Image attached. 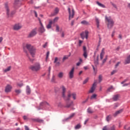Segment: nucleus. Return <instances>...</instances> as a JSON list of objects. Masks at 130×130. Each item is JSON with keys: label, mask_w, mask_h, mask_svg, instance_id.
I'll list each match as a JSON object with an SVG mask.
<instances>
[{"label": "nucleus", "mask_w": 130, "mask_h": 130, "mask_svg": "<svg viewBox=\"0 0 130 130\" xmlns=\"http://www.w3.org/2000/svg\"><path fill=\"white\" fill-rule=\"evenodd\" d=\"M26 49L28 50L30 55L32 57H35V54H36V49L33 47V46L30 44H27L23 46V50L24 52L27 53V51Z\"/></svg>", "instance_id": "f257e3e1"}, {"label": "nucleus", "mask_w": 130, "mask_h": 130, "mask_svg": "<svg viewBox=\"0 0 130 130\" xmlns=\"http://www.w3.org/2000/svg\"><path fill=\"white\" fill-rule=\"evenodd\" d=\"M105 21L107 23L108 29H112L114 25V21L110 17L105 16Z\"/></svg>", "instance_id": "f03ea898"}, {"label": "nucleus", "mask_w": 130, "mask_h": 130, "mask_svg": "<svg viewBox=\"0 0 130 130\" xmlns=\"http://www.w3.org/2000/svg\"><path fill=\"white\" fill-rule=\"evenodd\" d=\"M4 9L6 11V15L9 18L11 15V8H10L9 3L6 2L4 4Z\"/></svg>", "instance_id": "7ed1b4c3"}, {"label": "nucleus", "mask_w": 130, "mask_h": 130, "mask_svg": "<svg viewBox=\"0 0 130 130\" xmlns=\"http://www.w3.org/2000/svg\"><path fill=\"white\" fill-rule=\"evenodd\" d=\"M29 70L32 71L33 72H38L40 70V64L38 63H36L35 65L30 66L29 67Z\"/></svg>", "instance_id": "20e7f679"}, {"label": "nucleus", "mask_w": 130, "mask_h": 130, "mask_svg": "<svg viewBox=\"0 0 130 130\" xmlns=\"http://www.w3.org/2000/svg\"><path fill=\"white\" fill-rule=\"evenodd\" d=\"M73 98L74 100H76L77 99V94L75 93H71V92H69L68 96L65 98V101H69L71 99V97Z\"/></svg>", "instance_id": "39448f33"}, {"label": "nucleus", "mask_w": 130, "mask_h": 130, "mask_svg": "<svg viewBox=\"0 0 130 130\" xmlns=\"http://www.w3.org/2000/svg\"><path fill=\"white\" fill-rule=\"evenodd\" d=\"M36 34H37V29L34 28L30 31L27 37L28 38H32V37L36 36Z\"/></svg>", "instance_id": "423d86ee"}, {"label": "nucleus", "mask_w": 130, "mask_h": 130, "mask_svg": "<svg viewBox=\"0 0 130 130\" xmlns=\"http://www.w3.org/2000/svg\"><path fill=\"white\" fill-rule=\"evenodd\" d=\"M39 21L40 24V26L39 29V31L41 33H44V32H45V28H44V26H43V24H42V22H41V20H40V18H39Z\"/></svg>", "instance_id": "0eeeda50"}, {"label": "nucleus", "mask_w": 130, "mask_h": 130, "mask_svg": "<svg viewBox=\"0 0 130 130\" xmlns=\"http://www.w3.org/2000/svg\"><path fill=\"white\" fill-rule=\"evenodd\" d=\"M68 12L69 13V20H72V19H73L75 16V11H74V9H73L72 11L71 12V8H68Z\"/></svg>", "instance_id": "6e6552de"}, {"label": "nucleus", "mask_w": 130, "mask_h": 130, "mask_svg": "<svg viewBox=\"0 0 130 130\" xmlns=\"http://www.w3.org/2000/svg\"><path fill=\"white\" fill-rule=\"evenodd\" d=\"M81 37L82 39H87L89 36V32L88 31H85V32H83L81 34Z\"/></svg>", "instance_id": "1a4fd4ad"}, {"label": "nucleus", "mask_w": 130, "mask_h": 130, "mask_svg": "<svg viewBox=\"0 0 130 130\" xmlns=\"http://www.w3.org/2000/svg\"><path fill=\"white\" fill-rule=\"evenodd\" d=\"M21 28L22 25L20 23L16 24L13 26V30H15V31H18V30H20Z\"/></svg>", "instance_id": "9d476101"}, {"label": "nucleus", "mask_w": 130, "mask_h": 130, "mask_svg": "<svg viewBox=\"0 0 130 130\" xmlns=\"http://www.w3.org/2000/svg\"><path fill=\"white\" fill-rule=\"evenodd\" d=\"M61 91H62V96L64 98V100H66V92H67V88L64 87V86H62L61 87Z\"/></svg>", "instance_id": "9b49d317"}, {"label": "nucleus", "mask_w": 130, "mask_h": 130, "mask_svg": "<svg viewBox=\"0 0 130 130\" xmlns=\"http://www.w3.org/2000/svg\"><path fill=\"white\" fill-rule=\"evenodd\" d=\"M75 73V68H73L69 73V77L70 79L74 78V74Z\"/></svg>", "instance_id": "f8f14e48"}, {"label": "nucleus", "mask_w": 130, "mask_h": 130, "mask_svg": "<svg viewBox=\"0 0 130 130\" xmlns=\"http://www.w3.org/2000/svg\"><path fill=\"white\" fill-rule=\"evenodd\" d=\"M12 89H13V87H12L10 85H7L5 88V92L7 93H9V92H11L12 91Z\"/></svg>", "instance_id": "ddd939ff"}, {"label": "nucleus", "mask_w": 130, "mask_h": 130, "mask_svg": "<svg viewBox=\"0 0 130 130\" xmlns=\"http://www.w3.org/2000/svg\"><path fill=\"white\" fill-rule=\"evenodd\" d=\"M66 105L65 107L67 108H70V107H71V106H73L74 105V102H68L69 101H66Z\"/></svg>", "instance_id": "4468645a"}, {"label": "nucleus", "mask_w": 130, "mask_h": 130, "mask_svg": "<svg viewBox=\"0 0 130 130\" xmlns=\"http://www.w3.org/2000/svg\"><path fill=\"white\" fill-rule=\"evenodd\" d=\"M96 82H94L91 87V89L89 91V93H93L95 91V89H96Z\"/></svg>", "instance_id": "2eb2a0df"}, {"label": "nucleus", "mask_w": 130, "mask_h": 130, "mask_svg": "<svg viewBox=\"0 0 130 130\" xmlns=\"http://www.w3.org/2000/svg\"><path fill=\"white\" fill-rule=\"evenodd\" d=\"M83 56L85 58H87L88 57V53H87V48L86 46H83Z\"/></svg>", "instance_id": "dca6fc26"}, {"label": "nucleus", "mask_w": 130, "mask_h": 130, "mask_svg": "<svg viewBox=\"0 0 130 130\" xmlns=\"http://www.w3.org/2000/svg\"><path fill=\"white\" fill-rule=\"evenodd\" d=\"M124 63V64H128L130 63V55L126 57Z\"/></svg>", "instance_id": "f3484780"}, {"label": "nucleus", "mask_w": 130, "mask_h": 130, "mask_svg": "<svg viewBox=\"0 0 130 130\" xmlns=\"http://www.w3.org/2000/svg\"><path fill=\"white\" fill-rule=\"evenodd\" d=\"M53 24V21L51 20H49V23L46 26V28L47 29H50L51 28V25Z\"/></svg>", "instance_id": "a211bd4d"}, {"label": "nucleus", "mask_w": 130, "mask_h": 130, "mask_svg": "<svg viewBox=\"0 0 130 130\" xmlns=\"http://www.w3.org/2000/svg\"><path fill=\"white\" fill-rule=\"evenodd\" d=\"M26 92L27 95H30V94H31V89L30 88V87L28 85L26 86Z\"/></svg>", "instance_id": "6ab92c4d"}, {"label": "nucleus", "mask_w": 130, "mask_h": 130, "mask_svg": "<svg viewBox=\"0 0 130 130\" xmlns=\"http://www.w3.org/2000/svg\"><path fill=\"white\" fill-rule=\"evenodd\" d=\"M104 54H105V52H104V49H103L102 50V52L100 54V58L101 59H103V57L104 56Z\"/></svg>", "instance_id": "aec40b11"}, {"label": "nucleus", "mask_w": 130, "mask_h": 130, "mask_svg": "<svg viewBox=\"0 0 130 130\" xmlns=\"http://www.w3.org/2000/svg\"><path fill=\"white\" fill-rule=\"evenodd\" d=\"M119 98V95L116 94L114 95V96L113 97V100H114V101H117Z\"/></svg>", "instance_id": "412c9836"}, {"label": "nucleus", "mask_w": 130, "mask_h": 130, "mask_svg": "<svg viewBox=\"0 0 130 130\" xmlns=\"http://www.w3.org/2000/svg\"><path fill=\"white\" fill-rule=\"evenodd\" d=\"M122 111H123V109H121L120 110H118L117 111H116L114 114V116H116L118 114H119L120 113H121V112H122Z\"/></svg>", "instance_id": "4be33fe9"}, {"label": "nucleus", "mask_w": 130, "mask_h": 130, "mask_svg": "<svg viewBox=\"0 0 130 130\" xmlns=\"http://www.w3.org/2000/svg\"><path fill=\"white\" fill-rule=\"evenodd\" d=\"M95 22L96 23V26H97V28L98 29H100V21H99V19L98 18H96L95 19Z\"/></svg>", "instance_id": "5701e85b"}, {"label": "nucleus", "mask_w": 130, "mask_h": 130, "mask_svg": "<svg viewBox=\"0 0 130 130\" xmlns=\"http://www.w3.org/2000/svg\"><path fill=\"white\" fill-rule=\"evenodd\" d=\"M58 77L59 79H62L63 78V73L59 72L58 74Z\"/></svg>", "instance_id": "b1692460"}, {"label": "nucleus", "mask_w": 130, "mask_h": 130, "mask_svg": "<svg viewBox=\"0 0 130 130\" xmlns=\"http://www.w3.org/2000/svg\"><path fill=\"white\" fill-rule=\"evenodd\" d=\"M81 24H82V25H89V22L86 21V20H83L81 22Z\"/></svg>", "instance_id": "393cba45"}, {"label": "nucleus", "mask_w": 130, "mask_h": 130, "mask_svg": "<svg viewBox=\"0 0 130 130\" xmlns=\"http://www.w3.org/2000/svg\"><path fill=\"white\" fill-rule=\"evenodd\" d=\"M97 5L101 8H105V5L100 3L99 2H96Z\"/></svg>", "instance_id": "a878e982"}, {"label": "nucleus", "mask_w": 130, "mask_h": 130, "mask_svg": "<svg viewBox=\"0 0 130 130\" xmlns=\"http://www.w3.org/2000/svg\"><path fill=\"white\" fill-rule=\"evenodd\" d=\"M35 121H37V122H40V123L43 122V120L39 118H37L35 119Z\"/></svg>", "instance_id": "bb28decb"}, {"label": "nucleus", "mask_w": 130, "mask_h": 130, "mask_svg": "<svg viewBox=\"0 0 130 130\" xmlns=\"http://www.w3.org/2000/svg\"><path fill=\"white\" fill-rule=\"evenodd\" d=\"M26 56L28 57L29 61H30V62H33V61H34V59L32 58L31 59V58H30V56H29V55L28 54H26Z\"/></svg>", "instance_id": "cd10ccee"}, {"label": "nucleus", "mask_w": 130, "mask_h": 130, "mask_svg": "<svg viewBox=\"0 0 130 130\" xmlns=\"http://www.w3.org/2000/svg\"><path fill=\"white\" fill-rule=\"evenodd\" d=\"M48 105V103H47L46 102H42L40 103V106H44V105Z\"/></svg>", "instance_id": "c85d7f7f"}, {"label": "nucleus", "mask_w": 130, "mask_h": 130, "mask_svg": "<svg viewBox=\"0 0 130 130\" xmlns=\"http://www.w3.org/2000/svg\"><path fill=\"white\" fill-rule=\"evenodd\" d=\"M11 67H8L7 69L4 70L5 73H7V72H10V71H11Z\"/></svg>", "instance_id": "c756f323"}, {"label": "nucleus", "mask_w": 130, "mask_h": 130, "mask_svg": "<svg viewBox=\"0 0 130 130\" xmlns=\"http://www.w3.org/2000/svg\"><path fill=\"white\" fill-rule=\"evenodd\" d=\"M51 71V67H49L48 68V72H49V74H48V79L49 80L50 77V71Z\"/></svg>", "instance_id": "7c9ffc66"}, {"label": "nucleus", "mask_w": 130, "mask_h": 130, "mask_svg": "<svg viewBox=\"0 0 130 130\" xmlns=\"http://www.w3.org/2000/svg\"><path fill=\"white\" fill-rule=\"evenodd\" d=\"M96 97H97V94H93L91 95L90 99H95Z\"/></svg>", "instance_id": "2f4dec72"}, {"label": "nucleus", "mask_w": 130, "mask_h": 130, "mask_svg": "<svg viewBox=\"0 0 130 130\" xmlns=\"http://www.w3.org/2000/svg\"><path fill=\"white\" fill-rule=\"evenodd\" d=\"M81 124H78L76 126H75V129H79V128H81Z\"/></svg>", "instance_id": "473e14b6"}, {"label": "nucleus", "mask_w": 130, "mask_h": 130, "mask_svg": "<svg viewBox=\"0 0 130 130\" xmlns=\"http://www.w3.org/2000/svg\"><path fill=\"white\" fill-rule=\"evenodd\" d=\"M109 130H115V125H112L109 128Z\"/></svg>", "instance_id": "72a5a7b5"}, {"label": "nucleus", "mask_w": 130, "mask_h": 130, "mask_svg": "<svg viewBox=\"0 0 130 130\" xmlns=\"http://www.w3.org/2000/svg\"><path fill=\"white\" fill-rule=\"evenodd\" d=\"M58 107H62V104H61V102H59L56 103Z\"/></svg>", "instance_id": "f704fd0d"}, {"label": "nucleus", "mask_w": 130, "mask_h": 130, "mask_svg": "<svg viewBox=\"0 0 130 130\" xmlns=\"http://www.w3.org/2000/svg\"><path fill=\"white\" fill-rule=\"evenodd\" d=\"M57 21H58V17H55L53 21V23L54 24V23H56V22H57Z\"/></svg>", "instance_id": "c9c22d12"}, {"label": "nucleus", "mask_w": 130, "mask_h": 130, "mask_svg": "<svg viewBox=\"0 0 130 130\" xmlns=\"http://www.w3.org/2000/svg\"><path fill=\"white\" fill-rule=\"evenodd\" d=\"M88 81H89V78H87L86 79H85V80L83 82V85H85V84L88 83Z\"/></svg>", "instance_id": "e433bc0d"}, {"label": "nucleus", "mask_w": 130, "mask_h": 130, "mask_svg": "<svg viewBox=\"0 0 130 130\" xmlns=\"http://www.w3.org/2000/svg\"><path fill=\"white\" fill-rule=\"evenodd\" d=\"M102 78H103L102 75H99V81L100 82V83H101V82L102 81Z\"/></svg>", "instance_id": "4c0bfd02"}, {"label": "nucleus", "mask_w": 130, "mask_h": 130, "mask_svg": "<svg viewBox=\"0 0 130 130\" xmlns=\"http://www.w3.org/2000/svg\"><path fill=\"white\" fill-rule=\"evenodd\" d=\"M116 73H117V70H113V71L111 73V76H113V75H114V74H116Z\"/></svg>", "instance_id": "58836bf2"}, {"label": "nucleus", "mask_w": 130, "mask_h": 130, "mask_svg": "<svg viewBox=\"0 0 130 130\" xmlns=\"http://www.w3.org/2000/svg\"><path fill=\"white\" fill-rule=\"evenodd\" d=\"M75 113H72L68 118V119H71V118H73L74 116H75Z\"/></svg>", "instance_id": "ea45409f"}, {"label": "nucleus", "mask_w": 130, "mask_h": 130, "mask_svg": "<svg viewBox=\"0 0 130 130\" xmlns=\"http://www.w3.org/2000/svg\"><path fill=\"white\" fill-rule=\"evenodd\" d=\"M87 112L88 113H93V111H92V109H91V108H89L87 109Z\"/></svg>", "instance_id": "a19ab883"}, {"label": "nucleus", "mask_w": 130, "mask_h": 130, "mask_svg": "<svg viewBox=\"0 0 130 130\" xmlns=\"http://www.w3.org/2000/svg\"><path fill=\"white\" fill-rule=\"evenodd\" d=\"M92 68H93L94 73L95 74V75H96V74H97V70L95 69V67H94V66H92Z\"/></svg>", "instance_id": "79ce46f5"}, {"label": "nucleus", "mask_w": 130, "mask_h": 130, "mask_svg": "<svg viewBox=\"0 0 130 130\" xmlns=\"http://www.w3.org/2000/svg\"><path fill=\"white\" fill-rule=\"evenodd\" d=\"M15 92L17 94H20V93H21V90H20V89H16L15 90Z\"/></svg>", "instance_id": "37998d69"}, {"label": "nucleus", "mask_w": 130, "mask_h": 130, "mask_svg": "<svg viewBox=\"0 0 130 130\" xmlns=\"http://www.w3.org/2000/svg\"><path fill=\"white\" fill-rule=\"evenodd\" d=\"M55 81V76L53 75L52 78L51 79V82H53Z\"/></svg>", "instance_id": "c03bdc74"}, {"label": "nucleus", "mask_w": 130, "mask_h": 130, "mask_svg": "<svg viewBox=\"0 0 130 130\" xmlns=\"http://www.w3.org/2000/svg\"><path fill=\"white\" fill-rule=\"evenodd\" d=\"M111 119V117L110 116H108L106 118L107 121H109Z\"/></svg>", "instance_id": "a18cd8bd"}, {"label": "nucleus", "mask_w": 130, "mask_h": 130, "mask_svg": "<svg viewBox=\"0 0 130 130\" xmlns=\"http://www.w3.org/2000/svg\"><path fill=\"white\" fill-rule=\"evenodd\" d=\"M56 32H59V26L58 25L56 26Z\"/></svg>", "instance_id": "49530a36"}, {"label": "nucleus", "mask_w": 130, "mask_h": 130, "mask_svg": "<svg viewBox=\"0 0 130 130\" xmlns=\"http://www.w3.org/2000/svg\"><path fill=\"white\" fill-rule=\"evenodd\" d=\"M49 54H50V52H49V51H48L47 52V54H46V60H47V58H48V57H49Z\"/></svg>", "instance_id": "de8ad7c7"}, {"label": "nucleus", "mask_w": 130, "mask_h": 130, "mask_svg": "<svg viewBox=\"0 0 130 130\" xmlns=\"http://www.w3.org/2000/svg\"><path fill=\"white\" fill-rule=\"evenodd\" d=\"M16 13V11H12V12H11L10 11V17L13 16V15H14V14H15Z\"/></svg>", "instance_id": "09e8293b"}, {"label": "nucleus", "mask_w": 130, "mask_h": 130, "mask_svg": "<svg viewBox=\"0 0 130 130\" xmlns=\"http://www.w3.org/2000/svg\"><path fill=\"white\" fill-rule=\"evenodd\" d=\"M119 64H120V61L118 62L115 66V68L116 69V68H117V67H118V66H119Z\"/></svg>", "instance_id": "8fccbe9b"}, {"label": "nucleus", "mask_w": 130, "mask_h": 130, "mask_svg": "<svg viewBox=\"0 0 130 130\" xmlns=\"http://www.w3.org/2000/svg\"><path fill=\"white\" fill-rule=\"evenodd\" d=\"M68 58H69L68 56H64L63 58V61H64V60H66V59H68Z\"/></svg>", "instance_id": "3c124183"}, {"label": "nucleus", "mask_w": 130, "mask_h": 130, "mask_svg": "<svg viewBox=\"0 0 130 130\" xmlns=\"http://www.w3.org/2000/svg\"><path fill=\"white\" fill-rule=\"evenodd\" d=\"M17 86H18L19 87H22L23 86V83H17Z\"/></svg>", "instance_id": "603ef678"}, {"label": "nucleus", "mask_w": 130, "mask_h": 130, "mask_svg": "<svg viewBox=\"0 0 130 130\" xmlns=\"http://www.w3.org/2000/svg\"><path fill=\"white\" fill-rule=\"evenodd\" d=\"M107 60V56H106V58L103 60V63H105V62H106Z\"/></svg>", "instance_id": "864d4df0"}, {"label": "nucleus", "mask_w": 130, "mask_h": 130, "mask_svg": "<svg viewBox=\"0 0 130 130\" xmlns=\"http://www.w3.org/2000/svg\"><path fill=\"white\" fill-rule=\"evenodd\" d=\"M111 89H113V87H112V86L110 87L108 89L107 91H108V92H110V90H111Z\"/></svg>", "instance_id": "5fc2aeb1"}, {"label": "nucleus", "mask_w": 130, "mask_h": 130, "mask_svg": "<svg viewBox=\"0 0 130 130\" xmlns=\"http://www.w3.org/2000/svg\"><path fill=\"white\" fill-rule=\"evenodd\" d=\"M55 14H57V13H58V8H55Z\"/></svg>", "instance_id": "6e6d98bb"}, {"label": "nucleus", "mask_w": 130, "mask_h": 130, "mask_svg": "<svg viewBox=\"0 0 130 130\" xmlns=\"http://www.w3.org/2000/svg\"><path fill=\"white\" fill-rule=\"evenodd\" d=\"M61 37L63 38L64 37V32L62 31L61 34Z\"/></svg>", "instance_id": "4d7b16f0"}, {"label": "nucleus", "mask_w": 130, "mask_h": 130, "mask_svg": "<svg viewBox=\"0 0 130 130\" xmlns=\"http://www.w3.org/2000/svg\"><path fill=\"white\" fill-rule=\"evenodd\" d=\"M18 3H19V0H15L14 5H18Z\"/></svg>", "instance_id": "13d9d810"}, {"label": "nucleus", "mask_w": 130, "mask_h": 130, "mask_svg": "<svg viewBox=\"0 0 130 130\" xmlns=\"http://www.w3.org/2000/svg\"><path fill=\"white\" fill-rule=\"evenodd\" d=\"M115 34V31H113L112 33V35H111V37H114V35Z\"/></svg>", "instance_id": "bf43d9fd"}, {"label": "nucleus", "mask_w": 130, "mask_h": 130, "mask_svg": "<svg viewBox=\"0 0 130 130\" xmlns=\"http://www.w3.org/2000/svg\"><path fill=\"white\" fill-rule=\"evenodd\" d=\"M88 121H89V119H87L86 120H85L84 122V124H87V122H88Z\"/></svg>", "instance_id": "052dcab7"}, {"label": "nucleus", "mask_w": 130, "mask_h": 130, "mask_svg": "<svg viewBox=\"0 0 130 130\" xmlns=\"http://www.w3.org/2000/svg\"><path fill=\"white\" fill-rule=\"evenodd\" d=\"M57 60H58V58L55 57L54 62L56 63V61H57Z\"/></svg>", "instance_id": "680f3d73"}, {"label": "nucleus", "mask_w": 130, "mask_h": 130, "mask_svg": "<svg viewBox=\"0 0 130 130\" xmlns=\"http://www.w3.org/2000/svg\"><path fill=\"white\" fill-rule=\"evenodd\" d=\"M25 130H29V127H27V125L24 126Z\"/></svg>", "instance_id": "e2e57ef3"}, {"label": "nucleus", "mask_w": 130, "mask_h": 130, "mask_svg": "<svg viewBox=\"0 0 130 130\" xmlns=\"http://www.w3.org/2000/svg\"><path fill=\"white\" fill-rule=\"evenodd\" d=\"M46 46H47V43H46L43 46V47H44V48H45L46 47Z\"/></svg>", "instance_id": "0e129e2a"}, {"label": "nucleus", "mask_w": 130, "mask_h": 130, "mask_svg": "<svg viewBox=\"0 0 130 130\" xmlns=\"http://www.w3.org/2000/svg\"><path fill=\"white\" fill-rule=\"evenodd\" d=\"M23 119H24V120H26L28 119V117H27L26 116H24Z\"/></svg>", "instance_id": "69168bd1"}, {"label": "nucleus", "mask_w": 130, "mask_h": 130, "mask_svg": "<svg viewBox=\"0 0 130 130\" xmlns=\"http://www.w3.org/2000/svg\"><path fill=\"white\" fill-rule=\"evenodd\" d=\"M118 38L119 39H122V36L121 35H119Z\"/></svg>", "instance_id": "338daca9"}, {"label": "nucleus", "mask_w": 130, "mask_h": 130, "mask_svg": "<svg viewBox=\"0 0 130 130\" xmlns=\"http://www.w3.org/2000/svg\"><path fill=\"white\" fill-rule=\"evenodd\" d=\"M103 130H108L107 129V126L104 127V128H103Z\"/></svg>", "instance_id": "774afa93"}]
</instances>
